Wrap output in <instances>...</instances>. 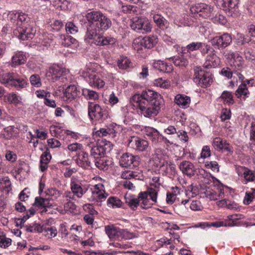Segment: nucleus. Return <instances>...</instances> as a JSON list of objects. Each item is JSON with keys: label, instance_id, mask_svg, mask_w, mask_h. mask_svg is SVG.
<instances>
[{"label": "nucleus", "instance_id": "nucleus-1", "mask_svg": "<svg viewBox=\"0 0 255 255\" xmlns=\"http://www.w3.org/2000/svg\"><path fill=\"white\" fill-rule=\"evenodd\" d=\"M131 100L134 107L138 108L145 117L152 118L159 113L163 104L161 96L156 92L147 89L140 94H135Z\"/></svg>", "mask_w": 255, "mask_h": 255}, {"label": "nucleus", "instance_id": "nucleus-2", "mask_svg": "<svg viewBox=\"0 0 255 255\" xmlns=\"http://www.w3.org/2000/svg\"><path fill=\"white\" fill-rule=\"evenodd\" d=\"M157 196L156 190L150 188L146 191L140 192L137 197L133 194L127 195L125 196V200L126 203L130 208L134 211L139 206L140 201V206L142 208L146 209L150 208L153 203L156 202Z\"/></svg>", "mask_w": 255, "mask_h": 255}, {"label": "nucleus", "instance_id": "nucleus-3", "mask_svg": "<svg viewBox=\"0 0 255 255\" xmlns=\"http://www.w3.org/2000/svg\"><path fill=\"white\" fill-rule=\"evenodd\" d=\"M101 30L90 24L87 27L85 40H93V43L99 46H113L117 42L115 38L111 36H104L98 34Z\"/></svg>", "mask_w": 255, "mask_h": 255}, {"label": "nucleus", "instance_id": "nucleus-4", "mask_svg": "<svg viewBox=\"0 0 255 255\" xmlns=\"http://www.w3.org/2000/svg\"><path fill=\"white\" fill-rule=\"evenodd\" d=\"M88 21L101 30H107L112 25V22L105 14L100 11H92L86 15Z\"/></svg>", "mask_w": 255, "mask_h": 255}, {"label": "nucleus", "instance_id": "nucleus-5", "mask_svg": "<svg viewBox=\"0 0 255 255\" xmlns=\"http://www.w3.org/2000/svg\"><path fill=\"white\" fill-rule=\"evenodd\" d=\"M0 83L6 87H13L17 90L26 87V80L15 72H8L0 77Z\"/></svg>", "mask_w": 255, "mask_h": 255}, {"label": "nucleus", "instance_id": "nucleus-6", "mask_svg": "<svg viewBox=\"0 0 255 255\" xmlns=\"http://www.w3.org/2000/svg\"><path fill=\"white\" fill-rule=\"evenodd\" d=\"M7 17L14 27L13 30H19L20 31H23V27L29 25L31 19L27 13L20 10L9 12Z\"/></svg>", "mask_w": 255, "mask_h": 255}, {"label": "nucleus", "instance_id": "nucleus-7", "mask_svg": "<svg viewBox=\"0 0 255 255\" xmlns=\"http://www.w3.org/2000/svg\"><path fill=\"white\" fill-rule=\"evenodd\" d=\"M88 110V116L93 122L102 123L108 117L107 110L95 103L89 102Z\"/></svg>", "mask_w": 255, "mask_h": 255}, {"label": "nucleus", "instance_id": "nucleus-8", "mask_svg": "<svg viewBox=\"0 0 255 255\" xmlns=\"http://www.w3.org/2000/svg\"><path fill=\"white\" fill-rule=\"evenodd\" d=\"M139 128L141 134L153 144L163 142L165 144L170 143L169 140L167 137L160 134L159 132L155 128L151 127L139 126Z\"/></svg>", "mask_w": 255, "mask_h": 255}, {"label": "nucleus", "instance_id": "nucleus-9", "mask_svg": "<svg viewBox=\"0 0 255 255\" xmlns=\"http://www.w3.org/2000/svg\"><path fill=\"white\" fill-rule=\"evenodd\" d=\"M212 74L204 71L201 67L196 66L194 68L193 81L199 86L207 88L212 83Z\"/></svg>", "mask_w": 255, "mask_h": 255}, {"label": "nucleus", "instance_id": "nucleus-10", "mask_svg": "<svg viewBox=\"0 0 255 255\" xmlns=\"http://www.w3.org/2000/svg\"><path fill=\"white\" fill-rule=\"evenodd\" d=\"M223 55L231 66L234 68V70L241 71L244 68V60L239 53L231 50L226 49L223 52Z\"/></svg>", "mask_w": 255, "mask_h": 255}, {"label": "nucleus", "instance_id": "nucleus-11", "mask_svg": "<svg viewBox=\"0 0 255 255\" xmlns=\"http://www.w3.org/2000/svg\"><path fill=\"white\" fill-rule=\"evenodd\" d=\"M132 29L137 32L147 33L151 32L152 25L149 20L144 17H135L132 18L130 24Z\"/></svg>", "mask_w": 255, "mask_h": 255}, {"label": "nucleus", "instance_id": "nucleus-12", "mask_svg": "<svg viewBox=\"0 0 255 255\" xmlns=\"http://www.w3.org/2000/svg\"><path fill=\"white\" fill-rule=\"evenodd\" d=\"M190 10L193 16L206 19L211 16L213 8L205 3H199L192 5Z\"/></svg>", "mask_w": 255, "mask_h": 255}, {"label": "nucleus", "instance_id": "nucleus-13", "mask_svg": "<svg viewBox=\"0 0 255 255\" xmlns=\"http://www.w3.org/2000/svg\"><path fill=\"white\" fill-rule=\"evenodd\" d=\"M157 42V36L149 35L144 36L138 42H134L133 47L138 53H140L142 50V47L146 49H151L156 45Z\"/></svg>", "mask_w": 255, "mask_h": 255}, {"label": "nucleus", "instance_id": "nucleus-14", "mask_svg": "<svg viewBox=\"0 0 255 255\" xmlns=\"http://www.w3.org/2000/svg\"><path fill=\"white\" fill-rule=\"evenodd\" d=\"M212 178L215 187H216V190L209 188L206 189L204 192L205 196L211 200H217L222 199L224 197V187L217 178L214 177Z\"/></svg>", "mask_w": 255, "mask_h": 255}, {"label": "nucleus", "instance_id": "nucleus-15", "mask_svg": "<svg viewBox=\"0 0 255 255\" xmlns=\"http://www.w3.org/2000/svg\"><path fill=\"white\" fill-rule=\"evenodd\" d=\"M211 43L215 48L224 49L232 43V37L231 34L224 33L221 35H217L211 39Z\"/></svg>", "mask_w": 255, "mask_h": 255}, {"label": "nucleus", "instance_id": "nucleus-16", "mask_svg": "<svg viewBox=\"0 0 255 255\" xmlns=\"http://www.w3.org/2000/svg\"><path fill=\"white\" fill-rule=\"evenodd\" d=\"M120 165L125 168H135L140 164V157L128 152L122 154L119 159Z\"/></svg>", "mask_w": 255, "mask_h": 255}, {"label": "nucleus", "instance_id": "nucleus-17", "mask_svg": "<svg viewBox=\"0 0 255 255\" xmlns=\"http://www.w3.org/2000/svg\"><path fill=\"white\" fill-rule=\"evenodd\" d=\"M112 149V145L109 141L97 144L91 149L90 155L94 160L105 156L106 152H109Z\"/></svg>", "mask_w": 255, "mask_h": 255}, {"label": "nucleus", "instance_id": "nucleus-18", "mask_svg": "<svg viewBox=\"0 0 255 255\" xmlns=\"http://www.w3.org/2000/svg\"><path fill=\"white\" fill-rule=\"evenodd\" d=\"M83 76L87 82L92 87L100 89L104 88L105 85V82L104 80L95 72H86L83 73Z\"/></svg>", "mask_w": 255, "mask_h": 255}, {"label": "nucleus", "instance_id": "nucleus-19", "mask_svg": "<svg viewBox=\"0 0 255 255\" xmlns=\"http://www.w3.org/2000/svg\"><path fill=\"white\" fill-rule=\"evenodd\" d=\"M148 141L137 136H132L128 139V147L138 151H145L148 146Z\"/></svg>", "mask_w": 255, "mask_h": 255}, {"label": "nucleus", "instance_id": "nucleus-20", "mask_svg": "<svg viewBox=\"0 0 255 255\" xmlns=\"http://www.w3.org/2000/svg\"><path fill=\"white\" fill-rule=\"evenodd\" d=\"M91 190L93 200L98 203H101L103 201H105L108 195L105 192L104 185L101 183L95 185L91 188Z\"/></svg>", "mask_w": 255, "mask_h": 255}, {"label": "nucleus", "instance_id": "nucleus-21", "mask_svg": "<svg viewBox=\"0 0 255 255\" xmlns=\"http://www.w3.org/2000/svg\"><path fill=\"white\" fill-rule=\"evenodd\" d=\"M91 155L85 151H81L77 154L75 161L77 164L85 169H89L91 168L92 162Z\"/></svg>", "mask_w": 255, "mask_h": 255}, {"label": "nucleus", "instance_id": "nucleus-22", "mask_svg": "<svg viewBox=\"0 0 255 255\" xmlns=\"http://www.w3.org/2000/svg\"><path fill=\"white\" fill-rule=\"evenodd\" d=\"M64 69L57 65L50 67L46 75L49 80L53 82L63 78Z\"/></svg>", "mask_w": 255, "mask_h": 255}, {"label": "nucleus", "instance_id": "nucleus-23", "mask_svg": "<svg viewBox=\"0 0 255 255\" xmlns=\"http://www.w3.org/2000/svg\"><path fill=\"white\" fill-rule=\"evenodd\" d=\"M237 173L239 176L244 177V183L255 181V172L245 166H240L236 168Z\"/></svg>", "mask_w": 255, "mask_h": 255}, {"label": "nucleus", "instance_id": "nucleus-24", "mask_svg": "<svg viewBox=\"0 0 255 255\" xmlns=\"http://www.w3.org/2000/svg\"><path fill=\"white\" fill-rule=\"evenodd\" d=\"M70 189L73 195L78 198H81L87 190V189L84 187L81 182L75 178H71Z\"/></svg>", "mask_w": 255, "mask_h": 255}, {"label": "nucleus", "instance_id": "nucleus-25", "mask_svg": "<svg viewBox=\"0 0 255 255\" xmlns=\"http://www.w3.org/2000/svg\"><path fill=\"white\" fill-rule=\"evenodd\" d=\"M23 31H20L19 30H13L14 34L22 40L32 39L36 32V30L32 27L26 26L22 27Z\"/></svg>", "mask_w": 255, "mask_h": 255}, {"label": "nucleus", "instance_id": "nucleus-26", "mask_svg": "<svg viewBox=\"0 0 255 255\" xmlns=\"http://www.w3.org/2000/svg\"><path fill=\"white\" fill-rule=\"evenodd\" d=\"M220 59L216 54L214 49H212L210 53L208 54L204 63V67L207 69L216 68L219 65Z\"/></svg>", "mask_w": 255, "mask_h": 255}, {"label": "nucleus", "instance_id": "nucleus-27", "mask_svg": "<svg viewBox=\"0 0 255 255\" xmlns=\"http://www.w3.org/2000/svg\"><path fill=\"white\" fill-rule=\"evenodd\" d=\"M33 206L41 210V213L43 214L47 212V208L52 206V204L49 202V198H42L36 197L35 198Z\"/></svg>", "mask_w": 255, "mask_h": 255}, {"label": "nucleus", "instance_id": "nucleus-28", "mask_svg": "<svg viewBox=\"0 0 255 255\" xmlns=\"http://www.w3.org/2000/svg\"><path fill=\"white\" fill-rule=\"evenodd\" d=\"M80 94V91L76 86L70 85L67 87L64 92V100L71 102L76 99Z\"/></svg>", "mask_w": 255, "mask_h": 255}, {"label": "nucleus", "instance_id": "nucleus-29", "mask_svg": "<svg viewBox=\"0 0 255 255\" xmlns=\"http://www.w3.org/2000/svg\"><path fill=\"white\" fill-rule=\"evenodd\" d=\"M151 65L154 69L165 73H170L173 69L171 64H168L160 60H153L151 62Z\"/></svg>", "mask_w": 255, "mask_h": 255}, {"label": "nucleus", "instance_id": "nucleus-30", "mask_svg": "<svg viewBox=\"0 0 255 255\" xmlns=\"http://www.w3.org/2000/svg\"><path fill=\"white\" fill-rule=\"evenodd\" d=\"M159 168L164 172L163 174L166 175L174 176L176 173V165L171 162L168 163L167 161H163L159 165Z\"/></svg>", "mask_w": 255, "mask_h": 255}, {"label": "nucleus", "instance_id": "nucleus-31", "mask_svg": "<svg viewBox=\"0 0 255 255\" xmlns=\"http://www.w3.org/2000/svg\"><path fill=\"white\" fill-rule=\"evenodd\" d=\"M152 18L156 25L161 30H164L169 27L168 21L161 14H154Z\"/></svg>", "mask_w": 255, "mask_h": 255}, {"label": "nucleus", "instance_id": "nucleus-32", "mask_svg": "<svg viewBox=\"0 0 255 255\" xmlns=\"http://www.w3.org/2000/svg\"><path fill=\"white\" fill-rule=\"evenodd\" d=\"M179 168L183 173L191 177L193 176L196 169L192 163L188 161H184L179 165Z\"/></svg>", "mask_w": 255, "mask_h": 255}, {"label": "nucleus", "instance_id": "nucleus-33", "mask_svg": "<svg viewBox=\"0 0 255 255\" xmlns=\"http://www.w3.org/2000/svg\"><path fill=\"white\" fill-rule=\"evenodd\" d=\"M94 162L95 165L99 169L105 171L107 170L112 163L111 159L105 156L94 160Z\"/></svg>", "mask_w": 255, "mask_h": 255}, {"label": "nucleus", "instance_id": "nucleus-34", "mask_svg": "<svg viewBox=\"0 0 255 255\" xmlns=\"http://www.w3.org/2000/svg\"><path fill=\"white\" fill-rule=\"evenodd\" d=\"M41 233L47 239H50L57 236V230L55 226L43 224L42 225Z\"/></svg>", "mask_w": 255, "mask_h": 255}, {"label": "nucleus", "instance_id": "nucleus-35", "mask_svg": "<svg viewBox=\"0 0 255 255\" xmlns=\"http://www.w3.org/2000/svg\"><path fill=\"white\" fill-rule=\"evenodd\" d=\"M51 159V155L50 153L49 149L46 148V150L40 156V169L42 172H44L47 170L48 168V164Z\"/></svg>", "mask_w": 255, "mask_h": 255}, {"label": "nucleus", "instance_id": "nucleus-36", "mask_svg": "<svg viewBox=\"0 0 255 255\" xmlns=\"http://www.w3.org/2000/svg\"><path fill=\"white\" fill-rule=\"evenodd\" d=\"M190 98L182 94H177L174 98V102L180 108L185 109L189 107Z\"/></svg>", "mask_w": 255, "mask_h": 255}, {"label": "nucleus", "instance_id": "nucleus-37", "mask_svg": "<svg viewBox=\"0 0 255 255\" xmlns=\"http://www.w3.org/2000/svg\"><path fill=\"white\" fill-rule=\"evenodd\" d=\"M26 57L23 52L17 51L15 52L11 58L12 66H16L23 64L26 62Z\"/></svg>", "mask_w": 255, "mask_h": 255}, {"label": "nucleus", "instance_id": "nucleus-38", "mask_svg": "<svg viewBox=\"0 0 255 255\" xmlns=\"http://www.w3.org/2000/svg\"><path fill=\"white\" fill-rule=\"evenodd\" d=\"M117 66L122 70H127L132 67V63L128 57L121 55L117 60Z\"/></svg>", "mask_w": 255, "mask_h": 255}, {"label": "nucleus", "instance_id": "nucleus-39", "mask_svg": "<svg viewBox=\"0 0 255 255\" xmlns=\"http://www.w3.org/2000/svg\"><path fill=\"white\" fill-rule=\"evenodd\" d=\"M250 95L248 87H247L244 84H241L235 92L236 96L238 98H242L244 100L249 98Z\"/></svg>", "mask_w": 255, "mask_h": 255}, {"label": "nucleus", "instance_id": "nucleus-40", "mask_svg": "<svg viewBox=\"0 0 255 255\" xmlns=\"http://www.w3.org/2000/svg\"><path fill=\"white\" fill-rule=\"evenodd\" d=\"M176 66L186 67L189 64L188 60L183 55L171 57L168 58Z\"/></svg>", "mask_w": 255, "mask_h": 255}, {"label": "nucleus", "instance_id": "nucleus-41", "mask_svg": "<svg viewBox=\"0 0 255 255\" xmlns=\"http://www.w3.org/2000/svg\"><path fill=\"white\" fill-rule=\"evenodd\" d=\"M121 177L122 178L125 179H130L131 178L141 179V178L142 177V175L135 171L125 170L122 172Z\"/></svg>", "mask_w": 255, "mask_h": 255}, {"label": "nucleus", "instance_id": "nucleus-42", "mask_svg": "<svg viewBox=\"0 0 255 255\" xmlns=\"http://www.w3.org/2000/svg\"><path fill=\"white\" fill-rule=\"evenodd\" d=\"M7 99L10 104L15 106L22 105V98L16 93L12 92L7 95Z\"/></svg>", "mask_w": 255, "mask_h": 255}, {"label": "nucleus", "instance_id": "nucleus-43", "mask_svg": "<svg viewBox=\"0 0 255 255\" xmlns=\"http://www.w3.org/2000/svg\"><path fill=\"white\" fill-rule=\"evenodd\" d=\"M82 95L87 100H96L99 98L98 93L90 89L83 88L82 91Z\"/></svg>", "mask_w": 255, "mask_h": 255}, {"label": "nucleus", "instance_id": "nucleus-44", "mask_svg": "<svg viewBox=\"0 0 255 255\" xmlns=\"http://www.w3.org/2000/svg\"><path fill=\"white\" fill-rule=\"evenodd\" d=\"M107 206L112 208H121L123 205V202L117 197L110 196L107 201Z\"/></svg>", "mask_w": 255, "mask_h": 255}, {"label": "nucleus", "instance_id": "nucleus-45", "mask_svg": "<svg viewBox=\"0 0 255 255\" xmlns=\"http://www.w3.org/2000/svg\"><path fill=\"white\" fill-rule=\"evenodd\" d=\"M105 232L110 239L115 238L119 236L121 232L119 228L115 227L114 225H108L105 226Z\"/></svg>", "mask_w": 255, "mask_h": 255}, {"label": "nucleus", "instance_id": "nucleus-46", "mask_svg": "<svg viewBox=\"0 0 255 255\" xmlns=\"http://www.w3.org/2000/svg\"><path fill=\"white\" fill-rule=\"evenodd\" d=\"M61 41L60 43L61 45L65 46V47H69L72 44H76L77 41L76 39L74 38L73 37L70 35H60Z\"/></svg>", "mask_w": 255, "mask_h": 255}, {"label": "nucleus", "instance_id": "nucleus-47", "mask_svg": "<svg viewBox=\"0 0 255 255\" xmlns=\"http://www.w3.org/2000/svg\"><path fill=\"white\" fill-rule=\"evenodd\" d=\"M64 208L65 211L69 212L73 215H77L79 213V207L71 201L67 202L64 204Z\"/></svg>", "mask_w": 255, "mask_h": 255}, {"label": "nucleus", "instance_id": "nucleus-48", "mask_svg": "<svg viewBox=\"0 0 255 255\" xmlns=\"http://www.w3.org/2000/svg\"><path fill=\"white\" fill-rule=\"evenodd\" d=\"M222 2V7L223 9H228L230 11L235 8L238 4V0H219Z\"/></svg>", "mask_w": 255, "mask_h": 255}, {"label": "nucleus", "instance_id": "nucleus-49", "mask_svg": "<svg viewBox=\"0 0 255 255\" xmlns=\"http://www.w3.org/2000/svg\"><path fill=\"white\" fill-rule=\"evenodd\" d=\"M220 98L223 101L224 103L228 105H233L235 103L232 93L227 91H223Z\"/></svg>", "mask_w": 255, "mask_h": 255}, {"label": "nucleus", "instance_id": "nucleus-50", "mask_svg": "<svg viewBox=\"0 0 255 255\" xmlns=\"http://www.w3.org/2000/svg\"><path fill=\"white\" fill-rule=\"evenodd\" d=\"M52 3L56 9L65 10L68 9L69 2L67 0H53Z\"/></svg>", "mask_w": 255, "mask_h": 255}, {"label": "nucleus", "instance_id": "nucleus-51", "mask_svg": "<svg viewBox=\"0 0 255 255\" xmlns=\"http://www.w3.org/2000/svg\"><path fill=\"white\" fill-rule=\"evenodd\" d=\"M46 195L48 196V198H49V201L55 200L59 198L62 192L55 188H52L47 190L46 192Z\"/></svg>", "mask_w": 255, "mask_h": 255}, {"label": "nucleus", "instance_id": "nucleus-52", "mask_svg": "<svg viewBox=\"0 0 255 255\" xmlns=\"http://www.w3.org/2000/svg\"><path fill=\"white\" fill-rule=\"evenodd\" d=\"M0 188L7 192L11 190V182L8 177H4L0 180Z\"/></svg>", "mask_w": 255, "mask_h": 255}, {"label": "nucleus", "instance_id": "nucleus-53", "mask_svg": "<svg viewBox=\"0 0 255 255\" xmlns=\"http://www.w3.org/2000/svg\"><path fill=\"white\" fill-rule=\"evenodd\" d=\"M238 43L242 45L249 43L250 45H253L254 44H255V41H252L251 37L242 34H238Z\"/></svg>", "mask_w": 255, "mask_h": 255}, {"label": "nucleus", "instance_id": "nucleus-54", "mask_svg": "<svg viewBox=\"0 0 255 255\" xmlns=\"http://www.w3.org/2000/svg\"><path fill=\"white\" fill-rule=\"evenodd\" d=\"M153 84L156 86L160 87L164 89H168L170 86V83L167 80H164L162 78H158L155 79Z\"/></svg>", "mask_w": 255, "mask_h": 255}, {"label": "nucleus", "instance_id": "nucleus-55", "mask_svg": "<svg viewBox=\"0 0 255 255\" xmlns=\"http://www.w3.org/2000/svg\"><path fill=\"white\" fill-rule=\"evenodd\" d=\"M42 226L37 223H33L26 226V231L30 233H41Z\"/></svg>", "mask_w": 255, "mask_h": 255}, {"label": "nucleus", "instance_id": "nucleus-56", "mask_svg": "<svg viewBox=\"0 0 255 255\" xmlns=\"http://www.w3.org/2000/svg\"><path fill=\"white\" fill-rule=\"evenodd\" d=\"M65 29L68 34H76L78 31V28L72 22H68L65 25Z\"/></svg>", "mask_w": 255, "mask_h": 255}, {"label": "nucleus", "instance_id": "nucleus-57", "mask_svg": "<svg viewBox=\"0 0 255 255\" xmlns=\"http://www.w3.org/2000/svg\"><path fill=\"white\" fill-rule=\"evenodd\" d=\"M211 19L212 22L216 24L224 25L227 22V19L226 17L224 15L220 14H216Z\"/></svg>", "mask_w": 255, "mask_h": 255}, {"label": "nucleus", "instance_id": "nucleus-58", "mask_svg": "<svg viewBox=\"0 0 255 255\" xmlns=\"http://www.w3.org/2000/svg\"><path fill=\"white\" fill-rule=\"evenodd\" d=\"M223 142L224 140H223L220 137H217L213 139L212 144L216 150L220 151L222 150Z\"/></svg>", "mask_w": 255, "mask_h": 255}, {"label": "nucleus", "instance_id": "nucleus-59", "mask_svg": "<svg viewBox=\"0 0 255 255\" xmlns=\"http://www.w3.org/2000/svg\"><path fill=\"white\" fill-rule=\"evenodd\" d=\"M191 210L194 211H201L203 207L201 202L198 200H192L190 205Z\"/></svg>", "mask_w": 255, "mask_h": 255}, {"label": "nucleus", "instance_id": "nucleus-60", "mask_svg": "<svg viewBox=\"0 0 255 255\" xmlns=\"http://www.w3.org/2000/svg\"><path fill=\"white\" fill-rule=\"evenodd\" d=\"M205 167L208 169H211L214 171L219 172V165L216 161H206L205 163Z\"/></svg>", "mask_w": 255, "mask_h": 255}, {"label": "nucleus", "instance_id": "nucleus-61", "mask_svg": "<svg viewBox=\"0 0 255 255\" xmlns=\"http://www.w3.org/2000/svg\"><path fill=\"white\" fill-rule=\"evenodd\" d=\"M244 55L247 60H255V52L252 49L247 48L244 51Z\"/></svg>", "mask_w": 255, "mask_h": 255}, {"label": "nucleus", "instance_id": "nucleus-62", "mask_svg": "<svg viewBox=\"0 0 255 255\" xmlns=\"http://www.w3.org/2000/svg\"><path fill=\"white\" fill-rule=\"evenodd\" d=\"M201 47H202V42H193L187 45L186 49L189 52L200 50Z\"/></svg>", "mask_w": 255, "mask_h": 255}, {"label": "nucleus", "instance_id": "nucleus-63", "mask_svg": "<svg viewBox=\"0 0 255 255\" xmlns=\"http://www.w3.org/2000/svg\"><path fill=\"white\" fill-rule=\"evenodd\" d=\"M30 81L32 85L39 87L41 85L40 78L38 75L34 74L30 76Z\"/></svg>", "mask_w": 255, "mask_h": 255}, {"label": "nucleus", "instance_id": "nucleus-64", "mask_svg": "<svg viewBox=\"0 0 255 255\" xmlns=\"http://www.w3.org/2000/svg\"><path fill=\"white\" fill-rule=\"evenodd\" d=\"M111 133L112 131L111 129L102 128L95 131L94 134L96 136L104 137L107 136L108 134H110Z\"/></svg>", "mask_w": 255, "mask_h": 255}]
</instances>
